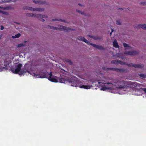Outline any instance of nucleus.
<instances>
[{
  "label": "nucleus",
  "instance_id": "nucleus-26",
  "mask_svg": "<svg viewBox=\"0 0 146 146\" xmlns=\"http://www.w3.org/2000/svg\"><path fill=\"white\" fill-rule=\"evenodd\" d=\"M21 35L20 33H18L17 34H16L15 35V36H13L12 37L13 38H18Z\"/></svg>",
  "mask_w": 146,
  "mask_h": 146
},
{
  "label": "nucleus",
  "instance_id": "nucleus-30",
  "mask_svg": "<svg viewBox=\"0 0 146 146\" xmlns=\"http://www.w3.org/2000/svg\"><path fill=\"white\" fill-rule=\"evenodd\" d=\"M116 24L119 25H121V23L120 21L119 20H117L116 21Z\"/></svg>",
  "mask_w": 146,
  "mask_h": 146
},
{
  "label": "nucleus",
  "instance_id": "nucleus-17",
  "mask_svg": "<svg viewBox=\"0 0 146 146\" xmlns=\"http://www.w3.org/2000/svg\"><path fill=\"white\" fill-rule=\"evenodd\" d=\"M33 2L34 3L36 4H43L45 3V2L44 1H42L40 0H38L37 1L34 0Z\"/></svg>",
  "mask_w": 146,
  "mask_h": 146
},
{
  "label": "nucleus",
  "instance_id": "nucleus-33",
  "mask_svg": "<svg viewBox=\"0 0 146 146\" xmlns=\"http://www.w3.org/2000/svg\"><path fill=\"white\" fill-rule=\"evenodd\" d=\"M141 3L143 5H146V2H141Z\"/></svg>",
  "mask_w": 146,
  "mask_h": 146
},
{
  "label": "nucleus",
  "instance_id": "nucleus-19",
  "mask_svg": "<svg viewBox=\"0 0 146 146\" xmlns=\"http://www.w3.org/2000/svg\"><path fill=\"white\" fill-rule=\"evenodd\" d=\"M58 82L65 83L66 81V80L64 78H60L58 77Z\"/></svg>",
  "mask_w": 146,
  "mask_h": 146
},
{
  "label": "nucleus",
  "instance_id": "nucleus-1",
  "mask_svg": "<svg viewBox=\"0 0 146 146\" xmlns=\"http://www.w3.org/2000/svg\"><path fill=\"white\" fill-rule=\"evenodd\" d=\"M127 82L123 80H120L117 82L118 86H116L115 84L111 83L108 82L103 83L102 84V88L101 90H114L116 88L119 89H126L129 87V85H132V83L127 84Z\"/></svg>",
  "mask_w": 146,
  "mask_h": 146
},
{
  "label": "nucleus",
  "instance_id": "nucleus-2",
  "mask_svg": "<svg viewBox=\"0 0 146 146\" xmlns=\"http://www.w3.org/2000/svg\"><path fill=\"white\" fill-rule=\"evenodd\" d=\"M46 27L47 28L50 29H52L56 30L61 31H66V32H68L69 30H71V29L70 28L64 26H60V27L57 28L56 27L48 25L46 26Z\"/></svg>",
  "mask_w": 146,
  "mask_h": 146
},
{
  "label": "nucleus",
  "instance_id": "nucleus-29",
  "mask_svg": "<svg viewBox=\"0 0 146 146\" xmlns=\"http://www.w3.org/2000/svg\"><path fill=\"white\" fill-rule=\"evenodd\" d=\"M89 44H90V45L92 46L93 47L96 48H97V47L98 45H96V44H92V43H89Z\"/></svg>",
  "mask_w": 146,
  "mask_h": 146
},
{
  "label": "nucleus",
  "instance_id": "nucleus-5",
  "mask_svg": "<svg viewBox=\"0 0 146 146\" xmlns=\"http://www.w3.org/2000/svg\"><path fill=\"white\" fill-rule=\"evenodd\" d=\"M26 16L27 17H35L37 18H46L48 16L44 15H42L39 14H33L32 13H27Z\"/></svg>",
  "mask_w": 146,
  "mask_h": 146
},
{
  "label": "nucleus",
  "instance_id": "nucleus-34",
  "mask_svg": "<svg viewBox=\"0 0 146 146\" xmlns=\"http://www.w3.org/2000/svg\"><path fill=\"white\" fill-rule=\"evenodd\" d=\"M4 28L3 26L2 25H1V28L0 29L1 30H3L4 29Z\"/></svg>",
  "mask_w": 146,
  "mask_h": 146
},
{
  "label": "nucleus",
  "instance_id": "nucleus-14",
  "mask_svg": "<svg viewBox=\"0 0 146 146\" xmlns=\"http://www.w3.org/2000/svg\"><path fill=\"white\" fill-rule=\"evenodd\" d=\"M123 46L125 47V50H126L128 48L129 49H131L132 48V47L130 46L127 43H123Z\"/></svg>",
  "mask_w": 146,
  "mask_h": 146
},
{
  "label": "nucleus",
  "instance_id": "nucleus-8",
  "mask_svg": "<svg viewBox=\"0 0 146 146\" xmlns=\"http://www.w3.org/2000/svg\"><path fill=\"white\" fill-rule=\"evenodd\" d=\"M127 65L129 67H131V66L133 67L136 68H142L143 67V66L142 64H133L132 63H130L128 64Z\"/></svg>",
  "mask_w": 146,
  "mask_h": 146
},
{
  "label": "nucleus",
  "instance_id": "nucleus-35",
  "mask_svg": "<svg viewBox=\"0 0 146 146\" xmlns=\"http://www.w3.org/2000/svg\"><path fill=\"white\" fill-rule=\"evenodd\" d=\"M142 90H143L145 93H146V88H143Z\"/></svg>",
  "mask_w": 146,
  "mask_h": 146
},
{
  "label": "nucleus",
  "instance_id": "nucleus-36",
  "mask_svg": "<svg viewBox=\"0 0 146 146\" xmlns=\"http://www.w3.org/2000/svg\"><path fill=\"white\" fill-rule=\"evenodd\" d=\"M41 21H42V22H44L45 21V20L44 19H41Z\"/></svg>",
  "mask_w": 146,
  "mask_h": 146
},
{
  "label": "nucleus",
  "instance_id": "nucleus-16",
  "mask_svg": "<svg viewBox=\"0 0 146 146\" xmlns=\"http://www.w3.org/2000/svg\"><path fill=\"white\" fill-rule=\"evenodd\" d=\"M113 47L115 48H119V46L118 45V43L117 42V40H115L113 42Z\"/></svg>",
  "mask_w": 146,
  "mask_h": 146
},
{
  "label": "nucleus",
  "instance_id": "nucleus-24",
  "mask_svg": "<svg viewBox=\"0 0 146 146\" xmlns=\"http://www.w3.org/2000/svg\"><path fill=\"white\" fill-rule=\"evenodd\" d=\"M65 61L69 63L70 64H72V62L71 61L68 59H65Z\"/></svg>",
  "mask_w": 146,
  "mask_h": 146
},
{
  "label": "nucleus",
  "instance_id": "nucleus-28",
  "mask_svg": "<svg viewBox=\"0 0 146 146\" xmlns=\"http://www.w3.org/2000/svg\"><path fill=\"white\" fill-rule=\"evenodd\" d=\"M26 9H29L31 11H33V10L34 9V8H33L32 7H26Z\"/></svg>",
  "mask_w": 146,
  "mask_h": 146
},
{
  "label": "nucleus",
  "instance_id": "nucleus-23",
  "mask_svg": "<svg viewBox=\"0 0 146 146\" xmlns=\"http://www.w3.org/2000/svg\"><path fill=\"white\" fill-rule=\"evenodd\" d=\"M138 75L139 76L143 78H145L146 77V75L142 74H139Z\"/></svg>",
  "mask_w": 146,
  "mask_h": 146
},
{
  "label": "nucleus",
  "instance_id": "nucleus-31",
  "mask_svg": "<svg viewBox=\"0 0 146 146\" xmlns=\"http://www.w3.org/2000/svg\"><path fill=\"white\" fill-rule=\"evenodd\" d=\"M3 2H9L11 1L12 0H2Z\"/></svg>",
  "mask_w": 146,
  "mask_h": 146
},
{
  "label": "nucleus",
  "instance_id": "nucleus-21",
  "mask_svg": "<svg viewBox=\"0 0 146 146\" xmlns=\"http://www.w3.org/2000/svg\"><path fill=\"white\" fill-rule=\"evenodd\" d=\"M93 39L96 40H100L102 39L101 37L98 36H95L92 37Z\"/></svg>",
  "mask_w": 146,
  "mask_h": 146
},
{
  "label": "nucleus",
  "instance_id": "nucleus-6",
  "mask_svg": "<svg viewBox=\"0 0 146 146\" xmlns=\"http://www.w3.org/2000/svg\"><path fill=\"white\" fill-rule=\"evenodd\" d=\"M68 82L70 84L71 86L73 87L79 86V81L73 78H70L68 80Z\"/></svg>",
  "mask_w": 146,
  "mask_h": 146
},
{
  "label": "nucleus",
  "instance_id": "nucleus-18",
  "mask_svg": "<svg viewBox=\"0 0 146 146\" xmlns=\"http://www.w3.org/2000/svg\"><path fill=\"white\" fill-rule=\"evenodd\" d=\"M44 10V9L43 8H34L33 10V11H43Z\"/></svg>",
  "mask_w": 146,
  "mask_h": 146
},
{
  "label": "nucleus",
  "instance_id": "nucleus-10",
  "mask_svg": "<svg viewBox=\"0 0 146 146\" xmlns=\"http://www.w3.org/2000/svg\"><path fill=\"white\" fill-rule=\"evenodd\" d=\"M22 66V64L19 63L17 66H16L15 69L14 73L15 74H18L21 71V67Z\"/></svg>",
  "mask_w": 146,
  "mask_h": 146
},
{
  "label": "nucleus",
  "instance_id": "nucleus-15",
  "mask_svg": "<svg viewBox=\"0 0 146 146\" xmlns=\"http://www.w3.org/2000/svg\"><path fill=\"white\" fill-rule=\"evenodd\" d=\"M27 72H28L27 70L25 68L22 69L19 73L20 75H23Z\"/></svg>",
  "mask_w": 146,
  "mask_h": 146
},
{
  "label": "nucleus",
  "instance_id": "nucleus-38",
  "mask_svg": "<svg viewBox=\"0 0 146 146\" xmlns=\"http://www.w3.org/2000/svg\"><path fill=\"white\" fill-rule=\"evenodd\" d=\"M119 9H121V10H123V9H122V8H119Z\"/></svg>",
  "mask_w": 146,
  "mask_h": 146
},
{
  "label": "nucleus",
  "instance_id": "nucleus-25",
  "mask_svg": "<svg viewBox=\"0 0 146 146\" xmlns=\"http://www.w3.org/2000/svg\"><path fill=\"white\" fill-rule=\"evenodd\" d=\"M62 21L63 22H65V20H62L60 19H52V21Z\"/></svg>",
  "mask_w": 146,
  "mask_h": 146
},
{
  "label": "nucleus",
  "instance_id": "nucleus-22",
  "mask_svg": "<svg viewBox=\"0 0 146 146\" xmlns=\"http://www.w3.org/2000/svg\"><path fill=\"white\" fill-rule=\"evenodd\" d=\"M97 48L101 50H104L105 49V48L103 46L98 45L97 46Z\"/></svg>",
  "mask_w": 146,
  "mask_h": 146
},
{
  "label": "nucleus",
  "instance_id": "nucleus-20",
  "mask_svg": "<svg viewBox=\"0 0 146 146\" xmlns=\"http://www.w3.org/2000/svg\"><path fill=\"white\" fill-rule=\"evenodd\" d=\"M79 87L81 88H84L86 89H90V86L88 85H82L81 86H79Z\"/></svg>",
  "mask_w": 146,
  "mask_h": 146
},
{
  "label": "nucleus",
  "instance_id": "nucleus-32",
  "mask_svg": "<svg viewBox=\"0 0 146 146\" xmlns=\"http://www.w3.org/2000/svg\"><path fill=\"white\" fill-rule=\"evenodd\" d=\"M76 11L77 12H79V13H81L82 14H84V13H83V12H81V11H80V10H76Z\"/></svg>",
  "mask_w": 146,
  "mask_h": 146
},
{
  "label": "nucleus",
  "instance_id": "nucleus-41",
  "mask_svg": "<svg viewBox=\"0 0 146 146\" xmlns=\"http://www.w3.org/2000/svg\"><path fill=\"white\" fill-rule=\"evenodd\" d=\"M110 36H111V33H110Z\"/></svg>",
  "mask_w": 146,
  "mask_h": 146
},
{
  "label": "nucleus",
  "instance_id": "nucleus-13",
  "mask_svg": "<svg viewBox=\"0 0 146 146\" xmlns=\"http://www.w3.org/2000/svg\"><path fill=\"white\" fill-rule=\"evenodd\" d=\"M123 62L121 60H113L111 61V63L114 64H123Z\"/></svg>",
  "mask_w": 146,
  "mask_h": 146
},
{
  "label": "nucleus",
  "instance_id": "nucleus-12",
  "mask_svg": "<svg viewBox=\"0 0 146 146\" xmlns=\"http://www.w3.org/2000/svg\"><path fill=\"white\" fill-rule=\"evenodd\" d=\"M77 38L79 40L84 41L85 42V43H87L88 44H89L90 43V42L89 41H88L83 37L79 36Z\"/></svg>",
  "mask_w": 146,
  "mask_h": 146
},
{
  "label": "nucleus",
  "instance_id": "nucleus-39",
  "mask_svg": "<svg viewBox=\"0 0 146 146\" xmlns=\"http://www.w3.org/2000/svg\"><path fill=\"white\" fill-rule=\"evenodd\" d=\"M78 5H79L81 6V4H80V3H79V4H78Z\"/></svg>",
  "mask_w": 146,
  "mask_h": 146
},
{
  "label": "nucleus",
  "instance_id": "nucleus-7",
  "mask_svg": "<svg viewBox=\"0 0 146 146\" xmlns=\"http://www.w3.org/2000/svg\"><path fill=\"white\" fill-rule=\"evenodd\" d=\"M48 78V80L52 82H58V77L55 76H52V74L51 72L49 74V76Z\"/></svg>",
  "mask_w": 146,
  "mask_h": 146
},
{
  "label": "nucleus",
  "instance_id": "nucleus-3",
  "mask_svg": "<svg viewBox=\"0 0 146 146\" xmlns=\"http://www.w3.org/2000/svg\"><path fill=\"white\" fill-rule=\"evenodd\" d=\"M35 76H38V77L40 78H48L49 76V74L46 70H42L39 73V74H34Z\"/></svg>",
  "mask_w": 146,
  "mask_h": 146
},
{
  "label": "nucleus",
  "instance_id": "nucleus-9",
  "mask_svg": "<svg viewBox=\"0 0 146 146\" xmlns=\"http://www.w3.org/2000/svg\"><path fill=\"white\" fill-rule=\"evenodd\" d=\"M138 53V52L135 50L125 51L124 52V54H126L129 55H135L137 54Z\"/></svg>",
  "mask_w": 146,
  "mask_h": 146
},
{
  "label": "nucleus",
  "instance_id": "nucleus-11",
  "mask_svg": "<svg viewBox=\"0 0 146 146\" xmlns=\"http://www.w3.org/2000/svg\"><path fill=\"white\" fill-rule=\"evenodd\" d=\"M135 27L137 29L142 28L143 29L146 30V25L145 24H139L138 25H137L136 26H135Z\"/></svg>",
  "mask_w": 146,
  "mask_h": 146
},
{
  "label": "nucleus",
  "instance_id": "nucleus-42",
  "mask_svg": "<svg viewBox=\"0 0 146 146\" xmlns=\"http://www.w3.org/2000/svg\"><path fill=\"white\" fill-rule=\"evenodd\" d=\"M1 69V67H0V70Z\"/></svg>",
  "mask_w": 146,
  "mask_h": 146
},
{
  "label": "nucleus",
  "instance_id": "nucleus-27",
  "mask_svg": "<svg viewBox=\"0 0 146 146\" xmlns=\"http://www.w3.org/2000/svg\"><path fill=\"white\" fill-rule=\"evenodd\" d=\"M25 45V44H18L17 45V47L18 48H20L22 46H23Z\"/></svg>",
  "mask_w": 146,
  "mask_h": 146
},
{
  "label": "nucleus",
  "instance_id": "nucleus-4",
  "mask_svg": "<svg viewBox=\"0 0 146 146\" xmlns=\"http://www.w3.org/2000/svg\"><path fill=\"white\" fill-rule=\"evenodd\" d=\"M102 69L104 70H111L117 72H119L120 73L127 72V70L123 68H106L105 67H102Z\"/></svg>",
  "mask_w": 146,
  "mask_h": 146
},
{
  "label": "nucleus",
  "instance_id": "nucleus-40",
  "mask_svg": "<svg viewBox=\"0 0 146 146\" xmlns=\"http://www.w3.org/2000/svg\"><path fill=\"white\" fill-rule=\"evenodd\" d=\"M113 29H111V32H113Z\"/></svg>",
  "mask_w": 146,
  "mask_h": 146
},
{
  "label": "nucleus",
  "instance_id": "nucleus-37",
  "mask_svg": "<svg viewBox=\"0 0 146 146\" xmlns=\"http://www.w3.org/2000/svg\"><path fill=\"white\" fill-rule=\"evenodd\" d=\"M2 35H0V40L1 39L2 37Z\"/></svg>",
  "mask_w": 146,
  "mask_h": 146
}]
</instances>
